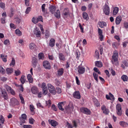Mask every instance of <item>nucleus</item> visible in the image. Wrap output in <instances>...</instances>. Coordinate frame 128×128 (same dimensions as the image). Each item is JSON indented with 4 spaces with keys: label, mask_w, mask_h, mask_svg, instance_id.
<instances>
[{
    "label": "nucleus",
    "mask_w": 128,
    "mask_h": 128,
    "mask_svg": "<svg viewBox=\"0 0 128 128\" xmlns=\"http://www.w3.org/2000/svg\"><path fill=\"white\" fill-rule=\"evenodd\" d=\"M118 52L116 50H114L113 54L111 60L112 64L116 66H118Z\"/></svg>",
    "instance_id": "obj_1"
},
{
    "label": "nucleus",
    "mask_w": 128,
    "mask_h": 128,
    "mask_svg": "<svg viewBox=\"0 0 128 128\" xmlns=\"http://www.w3.org/2000/svg\"><path fill=\"white\" fill-rule=\"evenodd\" d=\"M103 10L105 14L108 15L110 14V8L108 5L105 4L103 6Z\"/></svg>",
    "instance_id": "obj_2"
},
{
    "label": "nucleus",
    "mask_w": 128,
    "mask_h": 128,
    "mask_svg": "<svg viewBox=\"0 0 128 128\" xmlns=\"http://www.w3.org/2000/svg\"><path fill=\"white\" fill-rule=\"evenodd\" d=\"M116 112L117 114L119 116H121L122 112L121 105L119 104H117L116 106Z\"/></svg>",
    "instance_id": "obj_3"
},
{
    "label": "nucleus",
    "mask_w": 128,
    "mask_h": 128,
    "mask_svg": "<svg viewBox=\"0 0 128 128\" xmlns=\"http://www.w3.org/2000/svg\"><path fill=\"white\" fill-rule=\"evenodd\" d=\"M74 108L73 104L71 103H70L68 106L65 107V110L67 113L70 112L73 110Z\"/></svg>",
    "instance_id": "obj_4"
},
{
    "label": "nucleus",
    "mask_w": 128,
    "mask_h": 128,
    "mask_svg": "<svg viewBox=\"0 0 128 128\" xmlns=\"http://www.w3.org/2000/svg\"><path fill=\"white\" fill-rule=\"evenodd\" d=\"M4 86L6 90L8 92H10L13 95L15 94V91L10 87L6 84Z\"/></svg>",
    "instance_id": "obj_5"
},
{
    "label": "nucleus",
    "mask_w": 128,
    "mask_h": 128,
    "mask_svg": "<svg viewBox=\"0 0 128 128\" xmlns=\"http://www.w3.org/2000/svg\"><path fill=\"white\" fill-rule=\"evenodd\" d=\"M81 64L78 66V72L80 74H84L85 72V69L84 67L81 66Z\"/></svg>",
    "instance_id": "obj_6"
},
{
    "label": "nucleus",
    "mask_w": 128,
    "mask_h": 128,
    "mask_svg": "<svg viewBox=\"0 0 128 128\" xmlns=\"http://www.w3.org/2000/svg\"><path fill=\"white\" fill-rule=\"evenodd\" d=\"M33 33L34 34L36 35V36L37 37H39L41 36V32L37 27L34 29L33 31Z\"/></svg>",
    "instance_id": "obj_7"
},
{
    "label": "nucleus",
    "mask_w": 128,
    "mask_h": 128,
    "mask_svg": "<svg viewBox=\"0 0 128 128\" xmlns=\"http://www.w3.org/2000/svg\"><path fill=\"white\" fill-rule=\"evenodd\" d=\"M43 65L44 67L46 69H50L51 66L49 62L47 60L44 61L43 63Z\"/></svg>",
    "instance_id": "obj_8"
},
{
    "label": "nucleus",
    "mask_w": 128,
    "mask_h": 128,
    "mask_svg": "<svg viewBox=\"0 0 128 128\" xmlns=\"http://www.w3.org/2000/svg\"><path fill=\"white\" fill-rule=\"evenodd\" d=\"M80 109L81 112L87 114L89 115L91 113L90 110L86 108L82 107Z\"/></svg>",
    "instance_id": "obj_9"
},
{
    "label": "nucleus",
    "mask_w": 128,
    "mask_h": 128,
    "mask_svg": "<svg viewBox=\"0 0 128 128\" xmlns=\"http://www.w3.org/2000/svg\"><path fill=\"white\" fill-rule=\"evenodd\" d=\"M10 102L11 104L14 106L19 104L18 101L15 98H13L10 99Z\"/></svg>",
    "instance_id": "obj_10"
},
{
    "label": "nucleus",
    "mask_w": 128,
    "mask_h": 128,
    "mask_svg": "<svg viewBox=\"0 0 128 128\" xmlns=\"http://www.w3.org/2000/svg\"><path fill=\"white\" fill-rule=\"evenodd\" d=\"M1 94L4 100H7L8 99V95L4 90H2Z\"/></svg>",
    "instance_id": "obj_11"
},
{
    "label": "nucleus",
    "mask_w": 128,
    "mask_h": 128,
    "mask_svg": "<svg viewBox=\"0 0 128 128\" xmlns=\"http://www.w3.org/2000/svg\"><path fill=\"white\" fill-rule=\"evenodd\" d=\"M73 95L74 97L75 98L77 99H80V92L78 91L74 92L73 94Z\"/></svg>",
    "instance_id": "obj_12"
},
{
    "label": "nucleus",
    "mask_w": 128,
    "mask_h": 128,
    "mask_svg": "<svg viewBox=\"0 0 128 128\" xmlns=\"http://www.w3.org/2000/svg\"><path fill=\"white\" fill-rule=\"evenodd\" d=\"M66 103V102H60L58 103V107L60 110L62 111L64 110V109L62 108V106L65 104Z\"/></svg>",
    "instance_id": "obj_13"
},
{
    "label": "nucleus",
    "mask_w": 128,
    "mask_h": 128,
    "mask_svg": "<svg viewBox=\"0 0 128 128\" xmlns=\"http://www.w3.org/2000/svg\"><path fill=\"white\" fill-rule=\"evenodd\" d=\"M101 109L103 111V112L106 114H108L109 112V110L106 108L105 105H103L101 107Z\"/></svg>",
    "instance_id": "obj_14"
},
{
    "label": "nucleus",
    "mask_w": 128,
    "mask_h": 128,
    "mask_svg": "<svg viewBox=\"0 0 128 128\" xmlns=\"http://www.w3.org/2000/svg\"><path fill=\"white\" fill-rule=\"evenodd\" d=\"M31 90L32 93L34 94H37L38 92V88L35 86H33L31 88Z\"/></svg>",
    "instance_id": "obj_15"
},
{
    "label": "nucleus",
    "mask_w": 128,
    "mask_h": 128,
    "mask_svg": "<svg viewBox=\"0 0 128 128\" xmlns=\"http://www.w3.org/2000/svg\"><path fill=\"white\" fill-rule=\"evenodd\" d=\"M32 65L34 68H36L37 64V60L35 57H33L32 59Z\"/></svg>",
    "instance_id": "obj_16"
},
{
    "label": "nucleus",
    "mask_w": 128,
    "mask_h": 128,
    "mask_svg": "<svg viewBox=\"0 0 128 128\" xmlns=\"http://www.w3.org/2000/svg\"><path fill=\"white\" fill-rule=\"evenodd\" d=\"M122 17L120 16H119L117 17L115 20V23L116 25H118L122 20Z\"/></svg>",
    "instance_id": "obj_17"
},
{
    "label": "nucleus",
    "mask_w": 128,
    "mask_h": 128,
    "mask_svg": "<svg viewBox=\"0 0 128 128\" xmlns=\"http://www.w3.org/2000/svg\"><path fill=\"white\" fill-rule=\"evenodd\" d=\"M27 116L25 114H22L20 117V121H22L23 123H25V120H26Z\"/></svg>",
    "instance_id": "obj_18"
},
{
    "label": "nucleus",
    "mask_w": 128,
    "mask_h": 128,
    "mask_svg": "<svg viewBox=\"0 0 128 128\" xmlns=\"http://www.w3.org/2000/svg\"><path fill=\"white\" fill-rule=\"evenodd\" d=\"M58 57L59 60L60 61H64L66 60L64 56L62 53L58 54Z\"/></svg>",
    "instance_id": "obj_19"
},
{
    "label": "nucleus",
    "mask_w": 128,
    "mask_h": 128,
    "mask_svg": "<svg viewBox=\"0 0 128 128\" xmlns=\"http://www.w3.org/2000/svg\"><path fill=\"white\" fill-rule=\"evenodd\" d=\"M4 118L2 115H1L0 117V128H2L3 124H4Z\"/></svg>",
    "instance_id": "obj_20"
},
{
    "label": "nucleus",
    "mask_w": 128,
    "mask_h": 128,
    "mask_svg": "<svg viewBox=\"0 0 128 128\" xmlns=\"http://www.w3.org/2000/svg\"><path fill=\"white\" fill-rule=\"evenodd\" d=\"M98 24L99 26L102 28H103L106 26V23L103 21L99 22Z\"/></svg>",
    "instance_id": "obj_21"
},
{
    "label": "nucleus",
    "mask_w": 128,
    "mask_h": 128,
    "mask_svg": "<svg viewBox=\"0 0 128 128\" xmlns=\"http://www.w3.org/2000/svg\"><path fill=\"white\" fill-rule=\"evenodd\" d=\"M48 122L50 124L53 126H55L58 124L57 122L54 120H49Z\"/></svg>",
    "instance_id": "obj_22"
},
{
    "label": "nucleus",
    "mask_w": 128,
    "mask_h": 128,
    "mask_svg": "<svg viewBox=\"0 0 128 128\" xmlns=\"http://www.w3.org/2000/svg\"><path fill=\"white\" fill-rule=\"evenodd\" d=\"M120 125L123 127H126L128 126V124L125 122L120 121L119 122Z\"/></svg>",
    "instance_id": "obj_23"
},
{
    "label": "nucleus",
    "mask_w": 128,
    "mask_h": 128,
    "mask_svg": "<svg viewBox=\"0 0 128 128\" xmlns=\"http://www.w3.org/2000/svg\"><path fill=\"white\" fill-rule=\"evenodd\" d=\"M119 10V8L117 7H115L113 9L112 13L114 15L118 13Z\"/></svg>",
    "instance_id": "obj_24"
},
{
    "label": "nucleus",
    "mask_w": 128,
    "mask_h": 128,
    "mask_svg": "<svg viewBox=\"0 0 128 128\" xmlns=\"http://www.w3.org/2000/svg\"><path fill=\"white\" fill-rule=\"evenodd\" d=\"M27 78L30 83H32L33 82V80L32 77V76L30 74H28L27 76Z\"/></svg>",
    "instance_id": "obj_25"
},
{
    "label": "nucleus",
    "mask_w": 128,
    "mask_h": 128,
    "mask_svg": "<svg viewBox=\"0 0 128 128\" xmlns=\"http://www.w3.org/2000/svg\"><path fill=\"white\" fill-rule=\"evenodd\" d=\"M55 40L53 38H51L50 40L49 45L50 46L53 47L55 45Z\"/></svg>",
    "instance_id": "obj_26"
},
{
    "label": "nucleus",
    "mask_w": 128,
    "mask_h": 128,
    "mask_svg": "<svg viewBox=\"0 0 128 128\" xmlns=\"http://www.w3.org/2000/svg\"><path fill=\"white\" fill-rule=\"evenodd\" d=\"M64 71V69L63 68H61L59 69L58 70V75L60 76H62L63 73Z\"/></svg>",
    "instance_id": "obj_27"
},
{
    "label": "nucleus",
    "mask_w": 128,
    "mask_h": 128,
    "mask_svg": "<svg viewBox=\"0 0 128 128\" xmlns=\"http://www.w3.org/2000/svg\"><path fill=\"white\" fill-rule=\"evenodd\" d=\"M20 81L22 84H24L26 80V77L24 75H22L20 79Z\"/></svg>",
    "instance_id": "obj_28"
},
{
    "label": "nucleus",
    "mask_w": 128,
    "mask_h": 128,
    "mask_svg": "<svg viewBox=\"0 0 128 128\" xmlns=\"http://www.w3.org/2000/svg\"><path fill=\"white\" fill-rule=\"evenodd\" d=\"M6 73L8 74H10L13 72V69L12 68H8L6 69Z\"/></svg>",
    "instance_id": "obj_29"
},
{
    "label": "nucleus",
    "mask_w": 128,
    "mask_h": 128,
    "mask_svg": "<svg viewBox=\"0 0 128 128\" xmlns=\"http://www.w3.org/2000/svg\"><path fill=\"white\" fill-rule=\"evenodd\" d=\"M95 64L96 66L100 68L102 67L103 66L102 62L100 61H96V62Z\"/></svg>",
    "instance_id": "obj_30"
},
{
    "label": "nucleus",
    "mask_w": 128,
    "mask_h": 128,
    "mask_svg": "<svg viewBox=\"0 0 128 128\" xmlns=\"http://www.w3.org/2000/svg\"><path fill=\"white\" fill-rule=\"evenodd\" d=\"M54 15L57 18H59L60 17V10H57L56 12L55 13Z\"/></svg>",
    "instance_id": "obj_31"
},
{
    "label": "nucleus",
    "mask_w": 128,
    "mask_h": 128,
    "mask_svg": "<svg viewBox=\"0 0 128 128\" xmlns=\"http://www.w3.org/2000/svg\"><path fill=\"white\" fill-rule=\"evenodd\" d=\"M49 8L50 11L52 14L54 13L56 10L55 6H50Z\"/></svg>",
    "instance_id": "obj_32"
},
{
    "label": "nucleus",
    "mask_w": 128,
    "mask_h": 128,
    "mask_svg": "<svg viewBox=\"0 0 128 128\" xmlns=\"http://www.w3.org/2000/svg\"><path fill=\"white\" fill-rule=\"evenodd\" d=\"M0 57L2 60V61L4 62H6L7 61L6 59L7 57V56L4 55L3 54H1L0 56Z\"/></svg>",
    "instance_id": "obj_33"
},
{
    "label": "nucleus",
    "mask_w": 128,
    "mask_h": 128,
    "mask_svg": "<svg viewBox=\"0 0 128 128\" xmlns=\"http://www.w3.org/2000/svg\"><path fill=\"white\" fill-rule=\"evenodd\" d=\"M93 102L94 105L97 107H98L100 105V103L96 99H93Z\"/></svg>",
    "instance_id": "obj_34"
},
{
    "label": "nucleus",
    "mask_w": 128,
    "mask_h": 128,
    "mask_svg": "<svg viewBox=\"0 0 128 128\" xmlns=\"http://www.w3.org/2000/svg\"><path fill=\"white\" fill-rule=\"evenodd\" d=\"M121 79L124 81H127L128 80V77L126 75H123L121 77Z\"/></svg>",
    "instance_id": "obj_35"
},
{
    "label": "nucleus",
    "mask_w": 128,
    "mask_h": 128,
    "mask_svg": "<svg viewBox=\"0 0 128 128\" xmlns=\"http://www.w3.org/2000/svg\"><path fill=\"white\" fill-rule=\"evenodd\" d=\"M83 16L84 19L87 20L89 18L88 14L86 12H84L82 14Z\"/></svg>",
    "instance_id": "obj_36"
},
{
    "label": "nucleus",
    "mask_w": 128,
    "mask_h": 128,
    "mask_svg": "<svg viewBox=\"0 0 128 128\" xmlns=\"http://www.w3.org/2000/svg\"><path fill=\"white\" fill-rule=\"evenodd\" d=\"M120 45V44L118 42H114L112 44V46L113 48H117L118 46Z\"/></svg>",
    "instance_id": "obj_37"
},
{
    "label": "nucleus",
    "mask_w": 128,
    "mask_h": 128,
    "mask_svg": "<svg viewBox=\"0 0 128 128\" xmlns=\"http://www.w3.org/2000/svg\"><path fill=\"white\" fill-rule=\"evenodd\" d=\"M29 48L30 49H34L36 48V45L34 43H31L30 44Z\"/></svg>",
    "instance_id": "obj_38"
},
{
    "label": "nucleus",
    "mask_w": 128,
    "mask_h": 128,
    "mask_svg": "<svg viewBox=\"0 0 128 128\" xmlns=\"http://www.w3.org/2000/svg\"><path fill=\"white\" fill-rule=\"evenodd\" d=\"M30 108L31 112H33V114H34V111L35 108L34 107V106L32 104H30Z\"/></svg>",
    "instance_id": "obj_39"
},
{
    "label": "nucleus",
    "mask_w": 128,
    "mask_h": 128,
    "mask_svg": "<svg viewBox=\"0 0 128 128\" xmlns=\"http://www.w3.org/2000/svg\"><path fill=\"white\" fill-rule=\"evenodd\" d=\"M15 33L17 35L19 36H20L22 35V32L18 29H17L16 30Z\"/></svg>",
    "instance_id": "obj_40"
},
{
    "label": "nucleus",
    "mask_w": 128,
    "mask_h": 128,
    "mask_svg": "<svg viewBox=\"0 0 128 128\" xmlns=\"http://www.w3.org/2000/svg\"><path fill=\"white\" fill-rule=\"evenodd\" d=\"M14 73L15 75L16 76H19L21 73L20 71L18 69L15 70Z\"/></svg>",
    "instance_id": "obj_41"
},
{
    "label": "nucleus",
    "mask_w": 128,
    "mask_h": 128,
    "mask_svg": "<svg viewBox=\"0 0 128 128\" xmlns=\"http://www.w3.org/2000/svg\"><path fill=\"white\" fill-rule=\"evenodd\" d=\"M51 90L52 91H49L50 92L51 94H56V90L55 89L54 86H53V88H51Z\"/></svg>",
    "instance_id": "obj_42"
},
{
    "label": "nucleus",
    "mask_w": 128,
    "mask_h": 128,
    "mask_svg": "<svg viewBox=\"0 0 128 128\" xmlns=\"http://www.w3.org/2000/svg\"><path fill=\"white\" fill-rule=\"evenodd\" d=\"M93 76L94 79L97 82H98V75L95 72H94L93 73Z\"/></svg>",
    "instance_id": "obj_43"
},
{
    "label": "nucleus",
    "mask_w": 128,
    "mask_h": 128,
    "mask_svg": "<svg viewBox=\"0 0 128 128\" xmlns=\"http://www.w3.org/2000/svg\"><path fill=\"white\" fill-rule=\"evenodd\" d=\"M0 72L1 73L4 74L5 72L4 69L3 68L2 66H0Z\"/></svg>",
    "instance_id": "obj_44"
},
{
    "label": "nucleus",
    "mask_w": 128,
    "mask_h": 128,
    "mask_svg": "<svg viewBox=\"0 0 128 128\" xmlns=\"http://www.w3.org/2000/svg\"><path fill=\"white\" fill-rule=\"evenodd\" d=\"M42 90L46 89H48L45 83L43 82L42 85Z\"/></svg>",
    "instance_id": "obj_45"
},
{
    "label": "nucleus",
    "mask_w": 128,
    "mask_h": 128,
    "mask_svg": "<svg viewBox=\"0 0 128 128\" xmlns=\"http://www.w3.org/2000/svg\"><path fill=\"white\" fill-rule=\"evenodd\" d=\"M45 35L46 38H48L50 36V32L49 30H46Z\"/></svg>",
    "instance_id": "obj_46"
},
{
    "label": "nucleus",
    "mask_w": 128,
    "mask_h": 128,
    "mask_svg": "<svg viewBox=\"0 0 128 128\" xmlns=\"http://www.w3.org/2000/svg\"><path fill=\"white\" fill-rule=\"evenodd\" d=\"M20 98L21 100V102L22 104H24V98H23L22 95L21 94H19Z\"/></svg>",
    "instance_id": "obj_47"
},
{
    "label": "nucleus",
    "mask_w": 128,
    "mask_h": 128,
    "mask_svg": "<svg viewBox=\"0 0 128 128\" xmlns=\"http://www.w3.org/2000/svg\"><path fill=\"white\" fill-rule=\"evenodd\" d=\"M4 44L6 46H8L10 44V42L9 40H6L4 42Z\"/></svg>",
    "instance_id": "obj_48"
},
{
    "label": "nucleus",
    "mask_w": 128,
    "mask_h": 128,
    "mask_svg": "<svg viewBox=\"0 0 128 128\" xmlns=\"http://www.w3.org/2000/svg\"><path fill=\"white\" fill-rule=\"evenodd\" d=\"M15 64V60L14 58L12 59L11 63L10 64V66L13 67Z\"/></svg>",
    "instance_id": "obj_49"
},
{
    "label": "nucleus",
    "mask_w": 128,
    "mask_h": 128,
    "mask_svg": "<svg viewBox=\"0 0 128 128\" xmlns=\"http://www.w3.org/2000/svg\"><path fill=\"white\" fill-rule=\"evenodd\" d=\"M39 59H43L44 58L43 54L42 53H40L38 54Z\"/></svg>",
    "instance_id": "obj_50"
},
{
    "label": "nucleus",
    "mask_w": 128,
    "mask_h": 128,
    "mask_svg": "<svg viewBox=\"0 0 128 128\" xmlns=\"http://www.w3.org/2000/svg\"><path fill=\"white\" fill-rule=\"evenodd\" d=\"M46 105L48 106V108H49L51 104V102L50 100H49L48 101H46Z\"/></svg>",
    "instance_id": "obj_51"
},
{
    "label": "nucleus",
    "mask_w": 128,
    "mask_h": 128,
    "mask_svg": "<svg viewBox=\"0 0 128 128\" xmlns=\"http://www.w3.org/2000/svg\"><path fill=\"white\" fill-rule=\"evenodd\" d=\"M5 4L3 2H0V7L4 9L5 8Z\"/></svg>",
    "instance_id": "obj_52"
},
{
    "label": "nucleus",
    "mask_w": 128,
    "mask_h": 128,
    "mask_svg": "<svg viewBox=\"0 0 128 128\" xmlns=\"http://www.w3.org/2000/svg\"><path fill=\"white\" fill-rule=\"evenodd\" d=\"M109 94L111 98V99H110V100H114L115 98L114 95L110 92L109 93Z\"/></svg>",
    "instance_id": "obj_53"
},
{
    "label": "nucleus",
    "mask_w": 128,
    "mask_h": 128,
    "mask_svg": "<svg viewBox=\"0 0 128 128\" xmlns=\"http://www.w3.org/2000/svg\"><path fill=\"white\" fill-rule=\"evenodd\" d=\"M34 120L32 118H30L29 119V122L31 124H32L34 123Z\"/></svg>",
    "instance_id": "obj_54"
},
{
    "label": "nucleus",
    "mask_w": 128,
    "mask_h": 128,
    "mask_svg": "<svg viewBox=\"0 0 128 128\" xmlns=\"http://www.w3.org/2000/svg\"><path fill=\"white\" fill-rule=\"evenodd\" d=\"M32 22L34 24H36L38 22L37 18H36L34 17L32 18Z\"/></svg>",
    "instance_id": "obj_55"
},
{
    "label": "nucleus",
    "mask_w": 128,
    "mask_h": 128,
    "mask_svg": "<svg viewBox=\"0 0 128 128\" xmlns=\"http://www.w3.org/2000/svg\"><path fill=\"white\" fill-rule=\"evenodd\" d=\"M58 94H60L62 92L61 89L58 87L56 89V92Z\"/></svg>",
    "instance_id": "obj_56"
},
{
    "label": "nucleus",
    "mask_w": 128,
    "mask_h": 128,
    "mask_svg": "<svg viewBox=\"0 0 128 128\" xmlns=\"http://www.w3.org/2000/svg\"><path fill=\"white\" fill-rule=\"evenodd\" d=\"M48 87L49 91H51V89L52 88H53V86L51 84H47Z\"/></svg>",
    "instance_id": "obj_57"
},
{
    "label": "nucleus",
    "mask_w": 128,
    "mask_h": 128,
    "mask_svg": "<svg viewBox=\"0 0 128 128\" xmlns=\"http://www.w3.org/2000/svg\"><path fill=\"white\" fill-rule=\"evenodd\" d=\"M55 83L56 84L57 86H59L60 84V82L58 80L56 79L55 80Z\"/></svg>",
    "instance_id": "obj_58"
},
{
    "label": "nucleus",
    "mask_w": 128,
    "mask_h": 128,
    "mask_svg": "<svg viewBox=\"0 0 128 128\" xmlns=\"http://www.w3.org/2000/svg\"><path fill=\"white\" fill-rule=\"evenodd\" d=\"M46 5L45 4H44L42 5L41 7L42 11L44 13L45 12V8L46 7Z\"/></svg>",
    "instance_id": "obj_59"
},
{
    "label": "nucleus",
    "mask_w": 128,
    "mask_h": 128,
    "mask_svg": "<svg viewBox=\"0 0 128 128\" xmlns=\"http://www.w3.org/2000/svg\"><path fill=\"white\" fill-rule=\"evenodd\" d=\"M36 105L38 108H44V107L43 106H42L41 104L40 103V102H38L36 104Z\"/></svg>",
    "instance_id": "obj_60"
},
{
    "label": "nucleus",
    "mask_w": 128,
    "mask_h": 128,
    "mask_svg": "<svg viewBox=\"0 0 128 128\" xmlns=\"http://www.w3.org/2000/svg\"><path fill=\"white\" fill-rule=\"evenodd\" d=\"M68 12H66L64 13L63 14V17L64 18H66L68 16Z\"/></svg>",
    "instance_id": "obj_61"
},
{
    "label": "nucleus",
    "mask_w": 128,
    "mask_h": 128,
    "mask_svg": "<svg viewBox=\"0 0 128 128\" xmlns=\"http://www.w3.org/2000/svg\"><path fill=\"white\" fill-rule=\"evenodd\" d=\"M31 8L29 7L27 8L25 11V13L26 14H28L30 11Z\"/></svg>",
    "instance_id": "obj_62"
},
{
    "label": "nucleus",
    "mask_w": 128,
    "mask_h": 128,
    "mask_svg": "<svg viewBox=\"0 0 128 128\" xmlns=\"http://www.w3.org/2000/svg\"><path fill=\"white\" fill-rule=\"evenodd\" d=\"M24 128H32V126L31 125H24Z\"/></svg>",
    "instance_id": "obj_63"
},
{
    "label": "nucleus",
    "mask_w": 128,
    "mask_h": 128,
    "mask_svg": "<svg viewBox=\"0 0 128 128\" xmlns=\"http://www.w3.org/2000/svg\"><path fill=\"white\" fill-rule=\"evenodd\" d=\"M124 26L126 28H128V22H125L124 24Z\"/></svg>",
    "instance_id": "obj_64"
}]
</instances>
